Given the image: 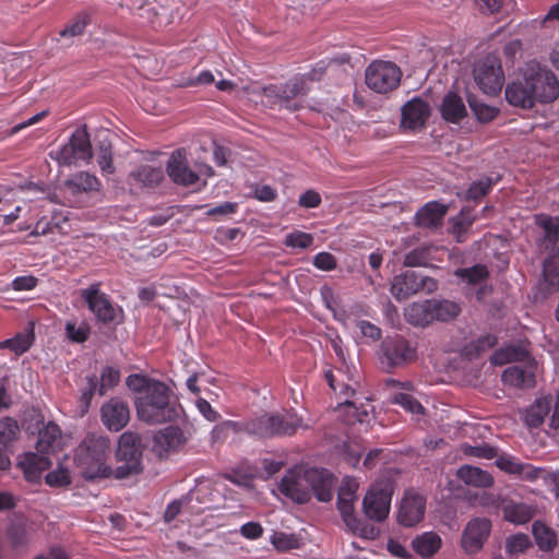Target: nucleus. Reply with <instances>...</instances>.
Instances as JSON below:
<instances>
[{"label": "nucleus", "instance_id": "obj_50", "mask_svg": "<svg viewBox=\"0 0 559 559\" xmlns=\"http://www.w3.org/2000/svg\"><path fill=\"white\" fill-rule=\"evenodd\" d=\"M91 23V17L87 12H80L75 15L74 20L59 32L60 37H76L84 33L86 26Z\"/></svg>", "mask_w": 559, "mask_h": 559}, {"label": "nucleus", "instance_id": "obj_38", "mask_svg": "<svg viewBox=\"0 0 559 559\" xmlns=\"http://www.w3.org/2000/svg\"><path fill=\"white\" fill-rule=\"evenodd\" d=\"M534 513V509L525 503L511 502L503 508L504 519L514 524H525L530 522Z\"/></svg>", "mask_w": 559, "mask_h": 559}, {"label": "nucleus", "instance_id": "obj_39", "mask_svg": "<svg viewBox=\"0 0 559 559\" xmlns=\"http://www.w3.org/2000/svg\"><path fill=\"white\" fill-rule=\"evenodd\" d=\"M498 342L497 336L485 334L477 340L469 342L463 347L462 354L468 359L477 358L481 354L491 349Z\"/></svg>", "mask_w": 559, "mask_h": 559}, {"label": "nucleus", "instance_id": "obj_24", "mask_svg": "<svg viewBox=\"0 0 559 559\" xmlns=\"http://www.w3.org/2000/svg\"><path fill=\"white\" fill-rule=\"evenodd\" d=\"M539 288L545 295L559 292V251L552 249L543 261Z\"/></svg>", "mask_w": 559, "mask_h": 559}, {"label": "nucleus", "instance_id": "obj_53", "mask_svg": "<svg viewBox=\"0 0 559 559\" xmlns=\"http://www.w3.org/2000/svg\"><path fill=\"white\" fill-rule=\"evenodd\" d=\"M314 237L312 234L294 230L285 236L284 245L293 249H308L313 245Z\"/></svg>", "mask_w": 559, "mask_h": 559}, {"label": "nucleus", "instance_id": "obj_31", "mask_svg": "<svg viewBox=\"0 0 559 559\" xmlns=\"http://www.w3.org/2000/svg\"><path fill=\"white\" fill-rule=\"evenodd\" d=\"M35 341L33 324L23 332L16 333L13 337L0 342V348H8L20 356L26 353Z\"/></svg>", "mask_w": 559, "mask_h": 559}, {"label": "nucleus", "instance_id": "obj_59", "mask_svg": "<svg viewBox=\"0 0 559 559\" xmlns=\"http://www.w3.org/2000/svg\"><path fill=\"white\" fill-rule=\"evenodd\" d=\"M495 464L501 471L514 475H521L525 468L524 464H522L511 455H497Z\"/></svg>", "mask_w": 559, "mask_h": 559}, {"label": "nucleus", "instance_id": "obj_22", "mask_svg": "<svg viewBox=\"0 0 559 559\" xmlns=\"http://www.w3.org/2000/svg\"><path fill=\"white\" fill-rule=\"evenodd\" d=\"M347 62H349L348 53L332 57L329 61L322 59L318 61L310 71L297 74L295 78L301 83L304 88H307L308 94L312 90V84L320 81L326 71H334L336 68Z\"/></svg>", "mask_w": 559, "mask_h": 559}, {"label": "nucleus", "instance_id": "obj_37", "mask_svg": "<svg viewBox=\"0 0 559 559\" xmlns=\"http://www.w3.org/2000/svg\"><path fill=\"white\" fill-rule=\"evenodd\" d=\"M49 461L39 456L36 453H27L24 460L19 462V466L22 468L25 478L27 480L39 479L41 476V472L47 467Z\"/></svg>", "mask_w": 559, "mask_h": 559}, {"label": "nucleus", "instance_id": "obj_1", "mask_svg": "<svg viewBox=\"0 0 559 559\" xmlns=\"http://www.w3.org/2000/svg\"><path fill=\"white\" fill-rule=\"evenodd\" d=\"M135 408L139 419L150 425L176 421L183 413L171 389L162 381L153 382L147 393L136 397Z\"/></svg>", "mask_w": 559, "mask_h": 559}, {"label": "nucleus", "instance_id": "obj_52", "mask_svg": "<svg viewBox=\"0 0 559 559\" xmlns=\"http://www.w3.org/2000/svg\"><path fill=\"white\" fill-rule=\"evenodd\" d=\"M20 432L17 421L12 417L0 419V443L4 447L14 441Z\"/></svg>", "mask_w": 559, "mask_h": 559}, {"label": "nucleus", "instance_id": "obj_56", "mask_svg": "<svg viewBox=\"0 0 559 559\" xmlns=\"http://www.w3.org/2000/svg\"><path fill=\"white\" fill-rule=\"evenodd\" d=\"M430 261V249L426 247H419L409 251L404 258L405 266H426Z\"/></svg>", "mask_w": 559, "mask_h": 559}, {"label": "nucleus", "instance_id": "obj_46", "mask_svg": "<svg viewBox=\"0 0 559 559\" xmlns=\"http://www.w3.org/2000/svg\"><path fill=\"white\" fill-rule=\"evenodd\" d=\"M455 275L468 284L476 285L488 278L489 271L484 264H475L471 267L456 270Z\"/></svg>", "mask_w": 559, "mask_h": 559}, {"label": "nucleus", "instance_id": "obj_14", "mask_svg": "<svg viewBox=\"0 0 559 559\" xmlns=\"http://www.w3.org/2000/svg\"><path fill=\"white\" fill-rule=\"evenodd\" d=\"M165 170L169 179L177 186L190 187L199 181V174L189 167L185 148L171 152Z\"/></svg>", "mask_w": 559, "mask_h": 559}, {"label": "nucleus", "instance_id": "obj_40", "mask_svg": "<svg viewBox=\"0 0 559 559\" xmlns=\"http://www.w3.org/2000/svg\"><path fill=\"white\" fill-rule=\"evenodd\" d=\"M433 321H450L461 312L459 304L450 300H430Z\"/></svg>", "mask_w": 559, "mask_h": 559}, {"label": "nucleus", "instance_id": "obj_61", "mask_svg": "<svg viewBox=\"0 0 559 559\" xmlns=\"http://www.w3.org/2000/svg\"><path fill=\"white\" fill-rule=\"evenodd\" d=\"M60 435V429L56 424L49 423L44 431L39 432V437L37 440V450L44 451L46 448H50L58 436Z\"/></svg>", "mask_w": 559, "mask_h": 559}, {"label": "nucleus", "instance_id": "obj_27", "mask_svg": "<svg viewBox=\"0 0 559 559\" xmlns=\"http://www.w3.org/2000/svg\"><path fill=\"white\" fill-rule=\"evenodd\" d=\"M447 207L438 202H429L418 210L415 215L416 224L420 227H437L441 224Z\"/></svg>", "mask_w": 559, "mask_h": 559}, {"label": "nucleus", "instance_id": "obj_15", "mask_svg": "<svg viewBox=\"0 0 559 559\" xmlns=\"http://www.w3.org/2000/svg\"><path fill=\"white\" fill-rule=\"evenodd\" d=\"M491 521L486 518L472 519L462 534V547L467 554L479 551L491 532Z\"/></svg>", "mask_w": 559, "mask_h": 559}, {"label": "nucleus", "instance_id": "obj_20", "mask_svg": "<svg viewBox=\"0 0 559 559\" xmlns=\"http://www.w3.org/2000/svg\"><path fill=\"white\" fill-rule=\"evenodd\" d=\"M530 90L527 80L522 71L520 76L507 84L504 91L506 99L511 106L531 109L538 100L534 98Z\"/></svg>", "mask_w": 559, "mask_h": 559}, {"label": "nucleus", "instance_id": "obj_8", "mask_svg": "<svg viewBox=\"0 0 559 559\" xmlns=\"http://www.w3.org/2000/svg\"><path fill=\"white\" fill-rule=\"evenodd\" d=\"M473 76L485 94L497 95L504 83V71L500 59L492 53L485 56L475 63Z\"/></svg>", "mask_w": 559, "mask_h": 559}, {"label": "nucleus", "instance_id": "obj_41", "mask_svg": "<svg viewBox=\"0 0 559 559\" xmlns=\"http://www.w3.org/2000/svg\"><path fill=\"white\" fill-rule=\"evenodd\" d=\"M337 509L340 511L344 530L349 532V475H344L337 491Z\"/></svg>", "mask_w": 559, "mask_h": 559}, {"label": "nucleus", "instance_id": "obj_2", "mask_svg": "<svg viewBox=\"0 0 559 559\" xmlns=\"http://www.w3.org/2000/svg\"><path fill=\"white\" fill-rule=\"evenodd\" d=\"M109 439L96 435H87L74 453V461L85 480L94 481L112 476V467L106 464L109 453Z\"/></svg>", "mask_w": 559, "mask_h": 559}, {"label": "nucleus", "instance_id": "obj_55", "mask_svg": "<svg viewBox=\"0 0 559 559\" xmlns=\"http://www.w3.org/2000/svg\"><path fill=\"white\" fill-rule=\"evenodd\" d=\"M98 393V379L96 376L86 378V386L81 390L80 408L82 413H86L91 406L92 399L95 393Z\"/></svg>", "mask_w": 559, "mask_h": 559}, {"label": "nucleus", "instance_id": "obj_4", "mask_svg": "<svg viewBox=\"0 0 559 559\" xmlns=\"http://www.w3.org/2000/svg\"><path fill=\"white\" fill-rule=\"evenodd\" d=\"M301 419L293 414L263 412L252 417L253 438L267 440L293 436L300 426Z\"/></svg>", "mask_w": 559, "mask_h": 559}, {"label": "nucleus", "instance_id": "obj_34", "mask_svg": "<svg viewBox=\"0 0 559 559\" xmlns=\"http://www.w3.org/2000/svg\"><path fill=\"white\" fill-rule=\"evenodd\" d=\"M280 491L293 501L304 504L310 500V492L302 487L301 480L284 476L278 485Z\"/></svg>", "mask_w": 559, "mask_h": 559}, {"label": "nucleus", "instance_id": "obj_43", "mask_svg": "<svg viewBox=\"0 0 559 559\" xmlns=\"http://www.w3.org/2000/svg\"><path fill=\"white\" fill-rule=\"evenodd\" d=\"M535 224L545 231V240L555 245L559 239V216L537 214L535 215Z\"/></svg>", "mask_w": 559, "mask_h": 559}, {"label": "nucleus", "instance_id": "obj_36", "mask_svg": "<svg viewBox=\"0 0 559 559\" xmlns=\"http://www.w3.org/2000/svg\"><path fill=\"white\" fill-rule=\"evenodd\" d=\"M130 176L146 188H155L164 180L163 169L152 165H141Z\"/></svg>", "mask_w": 559, "mask_h": 559}, {"label": "nucleus", "instance_id": "obj_18", "mask_svg": "<svg viewBox=\"0 0 559 559\" xmlns=\"http://www.w3.org/2000/svg\"><path fill=\"white\" fill-rule=\"evenodd\" d=\"M383 356L390 367L409 364L416 358V349L403 336L388 337L382 343Z\"/></svg>", "mask_w": 559, "mask_h": 559}, {"label": "nucleus", "instance_id": "obj_6", "mask_svg": "<svg viewBox=\"0 0 559 559\" xmlns=\"http://www.w3.org/2000/svg\"><path fill=\"white\" fill-rule=\"evenodd\" d=\"M50 156L59 164L71 166L78 160L88 162L92 156V144L86 126L76 128L68 142L62 144L57 151L50 152Z\"/></svg>", "mask_w": 559, "mask_h": 559}, {"label": "nucleus", "instance_id": "obj_9", "mask_svg": "<svg viewBox=\"0 0 559 559\" xmlns=\"http://www.w3.org/2000/svg\"><path fill=\"white\" fill-rule=\"evenodd\" d=\"M401 78V69L392 61H372L365 72L367 86L380 94H386L397 88Z\"/></svg>", "mask_w": 559, "mask_h": 559}, {"label": "nucleus", "instance_id": "obj_63", "mask_svg": "<svg viewBox=\"0 0 559 559\" xmlns=\"http://www.w3.org/2000/svg\"><path fill=\"white\" fill-rule=\"evenodd\" d=\"M532 543L526 534H516L507 539L506 548L509 554L524 552Z\"/></svg>", "mask_w": 559, "mask_h": 559}, {"label": "nucleus", "instance_id": "obj_30", "mask_svg": "<svg viewBox=\"0 0 559 559\" xmlns=\"http://www.w3.org/2000/svg\"><path fill=\"white\" fill-rule=\"evenodd\" d=\"M551 406L552 399L550 395L537 399L536 402L525 412V424L534 428L540 426L549 414Z\"/></svg>", "mask_w": 559, "mask_h": 559}, {"label": "nucleus", "instance_id": "obj_45", "mask_svg": "<svg viewBox=\"0 0 559 559\" xmlns=\"http://www.w3.org/2000/svg\"><path fill=\"white\" fill-rule=\"evenodd\" d=\"M533 535L542 550H551L557 544V537L554 531L539 521L533 524Z\"/></svg>", "mask_w": 559, "mask_h": 559}, {"label": "nucleus", "instance_id": "obj_5", "mask_svg": "<svg viewBox=\"0 0 559 559\" xmlns=\"http://www.w3.org/2000/svg\"><path fill=\"white\" fill-rule=\"evenodd\" d=\"M530 91L540 104H550L559 97V82L551 70L539 62L530 61L523 69Z\"/></svg>", "mask_w": 559, "mask_h": 559}, {"label": "nucleus", "instance_id": "obj_47", "mask_svg": "<svg viewBox=\"0 0 559 559\" xmlns=\"http://www.w3.org/2000/svg\"><path fill=\"white\" fill-rule=\"evenodd\" d=\"M500 177L491 178L485 177L471 183L466 195L468 200L478 201L487 195L492 187L499 181Z\"/></svg>", "mask_w": 559, "mask_h": 559}, {"label": "nucleus", "instance_id": "obj_57", "mask_svg": "<svg viewBox=\"0 0 559 559\" xmlns=\"http://www.w3.org/2000/svg\"><path fill=\"white\" fill-rule=\"evenodd\" d=\"M462 452L467 456L491 460L497 456V448L483 443L478 445L463 444Z\"/></svg>", "mask_w": 559, "mask_h": 559}, {"label": "nucleus", "instance_id": "obj_33", "mask_svg": "<svg viewBox=\"0 0 559 559\" xmlns=\"http://www.w3.org/2000/svg\"><path fill=\"white\" fill-rule=\"evenodd\" d=\"M66 186L74 194L92 192L99 189V180L87 171H79L66 180Z\"/></svg>", "mask_w": 559, "mask_h": 559}, {"label": "nucleus", "instance_id": "obj_44", "mask_svg": "<svg viewBox=\"0 0 559 559\" xmlns=\"http://www.w3.org/2000/svg\"><path fill=\"white\" fill-rule=\"evenodd\" d=\"M467 103L476 119L481 123H488L499 115L498 108L479 102L474 95L467 96Z\"/></svg>", "mask_w": 559, "mask_h": 559}, {"label": "nucleus", "instance_id": "obj_3", "mask_svg": "<svg viewBox=\"0 0 559 559\" xmlns=\"http://www.w3.org/2000/svg\"><path fill=\"white\" fill-rule=\"evenodd\" d=\"M144 444L139 433L124 431L118 439L115 453L118 465L112 468V476L122 480L142 473Z\"/></svg>", "mask_w": 559, "mask_h": 559}, {"label": "nucleus", "instance_id": "obj_35", "mask_svg": "<svg viewBox=\"0 0 559 559\" xmlns=\"http://www.w3.org/2000/svg\"><path fill=\"white\" fill-rule=\"evenodd\" d=\"M442 540L437 533L426 532L417 536L412 545L416 554L424 558L433 556L441 547Z\"/></svg>", "mask_w": 559, "mask_h": 559}, {"label": "nucleus", "instance_id": "obj_29", "mask_svg": "<svg viewBox=\"0 0 559 559\" xmlns=\"http://www.w3.org/2000/svg\"><path fill=\"white\" fill-rule=\"evenodd\" d=\"M532 357L523 346L521 345H508L493 352L490 357V361L495 366H502L513 361H526L531 360Z\"/></svg>", "mask_w": 559, "mask_h": 559}, {"label": "nucleus", "instance_id": "obj_16", "mask_svg": "<svg viewBox=\"0 0 559 559\" xmlns=\"http://www.w3.org/2000/svg\"><path fill=\"white\" fill-rule=\"evenodd\" d=\"M426 498L413 490H407L401 501L397 521L401 525L412 527L418 524L425 515Z\"/></svg>", "mask_w": 559, "mask_h": 559}, {"label": "nucleus", "instance_id": "obj_21", "mask_svg": "<svg viewBox=\"0 0 559 559\" xmlns=\"http://www.w3.org/2000/svg\"><path fill=\"white\" fill-rule=\"evenodd\" d=\"M186 442L183 431L178 426L169 425L153 436V451L159 457L177 450Z\"/></svg>", "mask_w": 559, "mask_h": 559}, {"label": "nucleus", "instance_id": "obj_23", "mask_svg": "<svg viewBox=\"0 0 559 559\" xmlns=\"http://www.w3.org/2000/svg\"><path fill=\"white\" fill-rule=\"evenodd\" d=\"M525 366H511L502 372V381L507 385L515 388H532L535 385V361H525Z\"/></svg>", "mask_w": 559, "mask_h": 559}, {"label": "nucleus", "instance_id": "obj_54", "mask_svg": "<svg viewBox=\"0 0 559 559\" xmlns=\"http://www.w3.org/2000/svg\"><path fill=\"white\" fill-rule=\"evenodd\" d=\"M352 534L362 539L372 540L379 535V528L374 524L358 520L352 514Z\"/></svg>", "mask_w": 559, "mask_h": 559}, {"label": "nucleus", "instance_id": "obj_28", "mask_svg": "<svg viewBox=\"0 0 559 559\" xmlns=\"http://www.w3.org/2000/svg\"><path fill=\"white\" fill-rule=\"evenodd\" d=\"M456 476L466 485L474 487L488 488L493 484V478L488 472L472 465L461 466Z\"/></svg>", "mask_w": 559, "mask_h": 559}, {"label": "nucleus", "instance_id": "obj_26", "mask_svg": "<svg viewBox=\"0 0 559 559\" xmlns=\"http://www.w3.org/2000/svg\"><path fill=\"white\" fill-rule=\"evenodd\" d=\"M355 391L352 389V426L358 424L359 430L367 431L370 424L374 420V407L370 399L366 402L357 403Z\"/></svg>", "mask_w": 559, "mask_h": 559}, {"label": "nucleus", "instance_id": "obj_17", "mask_svg": "<svg viewBox=\"0 0 559 559\" xmlns=\"http://www.w3.org/2000/svg\"><path fill=\"white\" fill-rule=\"evenodd\" d=\"M130 411L128 403L119 397H111L100 407L103 425L114 432L122 430L129 423Z\"/></svg>", "mask_w": 559, "mask_h": 559}, {"label": "nucleus", "instance_id": "obj_32", "mask_svg": "<svg viewBox=\"0 0 559 559\" xmlns=\"http://www.w3.org/2000/svg\"><path fill=\"white\" fill-rule=\"evenodd\" d=\"M406 320L416 326H426L433 322L430 300L414 302L405 309Z\"/></svg>", "mask_w": 559, "mask_h": 559}, {"label": "nucleus", "instance_id": "obj_11", "mask_svg": "<svg viewBox=\"0 0 559 559\" xmlns=\"http://www.w3.org/2000/svg\"><path fill=\"white\" fill-rule=\"evenodd\" d=\"M393 493L392 484L388 479H381L371 485L364 498V511L369 520L381 522L390 512Z\"/></svg>", "mask_w": 559, "mask_h": 559}, {"label": "nucleus", "instance_id": "obj_64", "mask_svg": "<svg viewBox=\"0 0 559 559\" xmlns=\"http://www.w3.org/2000/svg\"><path fill=\"white\" fill-rule=\"evenodd\" d=\"M322 198L314 189H308L298 198V205L302 209L310 210L320 206Z\"/></svg>", "mask_w": 559, "mask_h": 559}, {"label": "nucleus", "instance_id": "obj_62", "mask_svg": "<svg viewBox=\"0 0 559 559\" xmlns=\"http://www.w3.org/2000/svg\"><path fill=\"white\" fill-rule=\"evenodd\" d=\"M45 483L50 487H63L71 483V478L69 472L60 466L45 475Z\"/></svg>", "mask_w": 559, "mask_h": 559}, {"label": "nucleus", "instance_id": "obj_42", "mask_svg": "<svg viewBox=\"0 0 559 559\" xmlns=\"http://www.w3.org/2000/svg\"><path fill=\"white\" fill-rule=\"evenodd\" d=\"M64 335L70 343L83 344L90 338L91 326L85 321L78 324L76 320H69L64 324Z\"/></svg>", "mask_w": 559, "mask_h": 559}, {"label": "nucleus", "instance_id": "obj_19", "mask_svg": "<svg viewBox=\"0 0 559 559\" xmlns=\"http://www.w3.org/2000/svg\"><path fill=\"white\" fill-rule=\"evenodd\" d=\"M431 110L429 104L420 97H413L402 107L401 128L417 131L425 128Z\"/></svg>", "mask_w": 559, "mask_h": 559}, {"label": "nucleus", "instance_id": "obj_51", "mask_svg": "<svg viewBox=\"0 0 559 559\" xmlns=\"http://www.w3.org/2000/svg\"><path fill=\"white\" fill-rule=\"evenodd\" d=\"M120 381V372L118 369L106 366L100 372V379L98 381V394L105 395L108 390L115 388Z\"/></svg>", "mask_w": 559, "mask_h": 559}, {"label": "nucleus", "instance_id": "obj_48", "mask_svg": "<svg viewBox=\"0 0 559 559\" xmlns=\"http://www.w3.org/2000/svg\"><path fill=\"white\" fill-rule=\"evenodd\" d=\"M270 542L278 551H288L300 546L299 538L293 533L274 532L270 536Z\"/></svg>", "mask_w": 559, "mask_h": 559}, {"label": "nucleus", "instance_id": "obj_58", "mask_svg": "<svg viewBox=\"0 0 559 559\" xmlns=\"http://www.w3.org/2000/svg\"><path fill=\"white\" fill-rule=\"evenodd\" d=\"M156 381V379L147 378L143 374L132 373L127 377L126 384L131 391L139 393V395H144L147 393L151 384Z\"/></svg>", "mask_w": 559, "mask_h": 559}, {"label": "nucleus", "instance_id": "obj_7", "mask_svg": "<svg viewBox=\"0 0 559 559\" xmlns=\"http://www.w3.org/2000/svg\"><path fill=\"white\" fill-rule=\"evenodd\" d=\"M80 296L99 323H114L117 321L118 313L123 314L122 308L116 307L110 296L100 289V283H92L86 288H82Z\"/></svg>", "mask_w": 559, "mask_h": 559}, {"label": "nucleus", "instance_id": "obj_12", "mask_svg": "<svg viewBox=\"0 0 559 559\" xmlns=\"http://www.w3.org/2000/svg\"><path fill=\"white\" fill-rule=\"evenodd\" d=\"M264 91L267 97L275 98L274 105H278L280 108H284L289 112L301 109L302 104L298 98L307 95V88H304L295 76L283 84L270 85Z\"/></svg>", "mask_w": 559, "mask_h": 559}, {"label": "nucleus", "instance_id": "obj_25", "mask_svg": "<svg viewBox=\"0 0 559 559\" xmlns=\"http://www.w3.org/2000/svg\"><path fill=\"white\" fill-rule=\"evenodd\" d=\"M440 112L442 118L451 123H459L467 116V110L462 97L452 92L443 97Z\"/></svg>", "mask_w": 559, "mask_h": 559}, {"label": "nucleus", "instance_id": "obj_10", "mask_svg": "<svg viewBox=\"0 0 559 559\" xmlns=\"http://www.w3.org/2000/svg\"><path fill=\"white\" fill-rule=\"evenodd\" d=\"M437 289L438 282L435 278L416 271H405L395 275L390 288L391 294L399 301L406 300L420 292L431 294Z\"/></svg>", "mask_w": 559, "mask_h": 559}, {"label": "nucleus", "instance_id": "obj_60", "mask_svg": "<svg viewBox=\"0 0 559 559\" xmlns=\"http://www.w3.org/2000/svg\"><path fill=\"white\" fill-rule=\"evenodd\" d=\"M392 402L401 405L405 411L412 414H420L424 412V407L419 401L408 393L394 394Z\"/></svg>", "mask_w": 559, "mask_h": 559}, {"label": "nucleus", "instance_id": "obj_13", "mask_svg": "<svg viewBox=\"0 0 559 559\" xmlns=\"http://www.w3.org/2000/svg\"><path fill=\"white\" fill-rule=\"evenodd\" d=\"M304 480L310 486L312 493L318 501L329 502L333 499L337 478L328 468H306L304 473Z\"/></svg>", "mask_w": 559, "mask_h": 559}, {"label": "nucleus", "instance_id": "obj_49", "mask_svg": "<svg viewBox=\"0 0 559 559\" xmlns=\"http://www.w3.org/2000/svg\"><path fill=\"white\" fill-rule=\"evenodd\" d=\"M97 164L103 174L111 175L115 171L112 164L111 143L103 140L97 145Z\"/></svg>", "mask_w": 559, "mask_h": 559}]
</instances>
